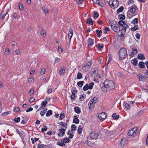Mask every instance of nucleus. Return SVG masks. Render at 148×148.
<instances>
[{
  "instance_id": "obj_60",
  "label": "nucleus",
  "mask_w": 148,
  "mask_h": 148,
  "mask_svg": "<svg viewBox=\"0 0 148 148\" xmlns=\"http://www.w3.org/2000/svg\"><path fill=\"white\" fill-rule=\"evenodd\" d=\"M134 3V0H130L128 2V5H131L133 4Z\"/></svg>"
},
{
  "instance_id": "obj_48",
  "label": "nucleus",
  "mask_w": 148,
  "mask_h": 148,
  "mask_svg": "<svg viewBox=\"0 0 148 148\" xmlns=\"http://www.w3.org/2000/svg\"><path fill=\"white\" fill-rule=\"evenodd\" d=\"M34 81V79L33 77H29L28 79V82L29 83H32Z\"/></svg>"
},
{
  "instance_id": "obj_15",
  "label": "nucleus",
  "mask_w": 148,
  "mask_h": 148,
  "mask_svg": "<svg viewBox=\"0 0 148 148\" xmlns=\"http://www.w3.org/2000/svg\"><path fill=\"white\" fill-rule=\"evenodd\" d=\"M137 53V49L134 47L132 48V52L130 55L132 57H133L134 55L136 54Z\"/></svg>"
},
{
  "instance_id": "obj_64",
  "label": "nucleus",
  "mask_w": 148,
  "mask_h": 148,
  "mask_svg": "<svg viewBox=\"0 0 148 148\" xmlns=\"http://www.w3.org/2000/svg\"><path fill=\"white\" fill-rule=\"evenodd\" d=\"M140 36V35L138 33H137L136 34V37L138 39H139Z\"/></svg>"
},
{
  "instance_id": "obj_49",
  "label": "nucleus",
  "mask_w": 148,
  "mask_h": 148,
  "mask_svg": "<svg viewBox=\"0 0 148 148\" xmlns=\"http://www.w3.org/2000/svg\"><path fill=\"white\" fill-rule=\"evenodd\" d=\"M14 110L15 112H18L20 110V109L18 107H15L14 109Z\"/></svg>"
},
{
  "instance_id": "obj_46",
  "label": "nucleus",
  "mask_w": 148,
  "mask_h": 148,
  "mask_svg": "<svg viewBox=\"0 0 148 148\" xmlns=\"http://www.w3.org/2000/svg\"><path fill=\"white\" fill-rule=\"evenodd\" d=\"M86 97V95L85 94L81 95L79 97V99L80 101H82Z\"/></svg>"
},
{
  "instance_id": "obj_45",
  "label": "nucleus",
  "mask_w": 148,
  "mask_h": 148,
  "mask_svg": "<svg viewBox=\"0 0 148 148\" xmlns=\"http://www.w3.org/2000/svg\"><path fill=\"white\" fill-rule=\"evenodd\" d=\"M94 84V83L93 82H92L90 83L88 86L89 89H92V88L93 87Z\"/></svg>"
},
{
  "instance_id": "obj_3",
  "label": "nucleus",
  "mask_w": 148,
  "mask_h": 148,
  "mask_svg": "<svg viewBox=\"0 0 148 148\" xmlns=\"http://www.w3.org/2000/svg\"><path fill=\"white\" fill-rule=\"evenodd\" d=\"M109 24L112 29L115 32H118L120 31V27L116 24L115 22L111 21L109 22Z\"/></svg>"
},
{
  "instance_id": "obj_47",
  "label": "nucleus",
  "mask_w": 148,
  "mask_h": 148,
  "mask_svg": "<svg viewBox=\"0 0 148 148\" xmlns=\"http://www.w3.org/2000/svg\"><path fill=\"white\" fill-rule=\"evenodd\" d=\"M47 129V127L46 126H44L41 129V131L42 132H43L46 131Z\"/></svg>"
},
{
  "instance_id": "obj_29",
  "label": "nucleus",
  "mask_w": 148,
  "mask_h": 148,
  "mask_svg": "<svg viewBox=\"0 0 148 148\" xmlns=\"http://www.w3.org/2000/svg\"><path fill=\"white\" fill-rule=\"evenodd\" d=\"M119 24L120 26H124L126 25V23L125 21H120L119 22Z\"/></svg>"
},
{
  "instance_id": "obj_1",
  "label": "nucleus",
  "mask_w": 148,
  "mask_h": 148,
  "mask_svg": "<svg viewBox=\"0 0 148 148\" xmlns=\"http://www.w3.org/2000/svg\"><path fill=\"white\" fill-rule=\"evenodd\" d=\"M104 86L102 87L103 91L110 90L113 89L115 87V84L112 80H106L104 82Z\"/></svg>"
},
{
  "instance_id": "obj_20",
  "label": "nucleus",
  "mask_w": 148,
  "mask_h": 148,
  "mask_svg": "<svg viewBox=\"0 0 148 148\" xmlns=\"http://www.w3.org/2000/svg\"><path fill=\"white\" fill-rule=\"evenodd\" d=\"M5 124L6 125L11 126L12 125V123L10 122H5L4 121H0V125Z\"/></svg>"
},
{
  "instance_id": "obj_38",
  "label": "nucleus",
  "mask_w": 148,
  "mask_h": 148,
  "mask_svg": "<svg viewBox=\"0 0 148 148\" xmlns=\"http://www.w3.org/2000/svg\"><path fill=\"white\" fill-rule=\"evenodd\" d=\"M52 114V111L51 110H49L46 114V116L48 117L51 115Z\"/></svg>"
},
{
  "instance_id": "obj_27",
  "label": "nucleus",
  "mask_w": 148,
  "mask_h": 148,
  "mask_svg": "<svg viewBox=\"0 0 148 148\" xmlns=\"http://www.w3.org/2000/svg\"><path fill=\"white\" fill-rule=\"evenodd\" d=\"M144 63L142 61H140L139 63L138 66L139 67L141 68H144L145 67Z\"/></svg>"
},
{
  "instance_id": "obj_4",
  "label": "nucleus",
  "mask_w": 148,
  "mask_h": 148,
  "mask_svg": "<svg viewBox=\"0 0 148 148\" xmlns=\"http://www.w3.org/2000/svg\"><path fill=\"white\" fill-rule=\"evenodd\" d=\"M127 51L124 48H121L119 51V55L121 59L126 58L127 55Z\"/></svg>"
},
{
  "instance_id": "obj_55",
  "label": "nucleus",
  "mask_w": 148,
  "mask_h": 148,
  "mask_svg": "<svg viewBox=\"0 0 148 148\" xmlns=\"http://www.w3.org/2000/svg\"><path fill=\"white\" fill-rule=\"evenodd\" d=\"M63 141H64L65 142V144L66 143H68L69 142L70 140L69 138H64L63 139Z\"/></svg>"
},
{
  "instance_id": "obj_18",
  "label": "nucleus",
  "mask_w": 148,
  "mask_h": 148,
  "mask_svg": "<svg viewBox=\"0 0 148 148\" xmlns=\"http://www.w3.org/2000/svg\"><path fill=\"white\" fill-rule=\"evenodd\" d=\"M95 103L92 101H89V102L88 103V105L89 106V109H91L93 108L95 106Z\"/></svg>"
},
{
  "instance_id": "obj_10",
  "label": "nucleus",
  "mask_w": 148,
  "mask_h": 148,
  "mask_svg": "<svg viewBox=\"0 0 148 148\" xmlns=\"http://www.w3.org/2000/svg\"><path fill=\"white\" fill-rule=\"evenodd\" d=\"M59 124L61 126V129L66 130V129L67 127V123L64 122H61L59 123Z\"/></svg>"
},
{
  "instance_id": "obj_17",
  "label": "nucleus",
  "mask_w": 148,
  "mask_h": 148,
  "mask_svg": "<svg viewBox=\"0 0 148 148\" xmlns=\"http://www.w3.org/2000/svg\"><path fill=\"white\" fill-rule=\"evenodd\" d=\"M66 70V68L64 66L61 67L60 71V76L63 75H64L65 72Z\"/></svg>"
},
{
  "instance_id": "obj_36",
  "label": "nucleus",
  "mask_w": 148,
  "mask_h": 148,
  "mask_svg": "<svg viewBox=\"0 0 148 148\" xmlns=\"http://www.w3.org/2000/svg\"><path fill=\"white\" fill-rule=\"evenodd\" d=\"M41 36L43 37H45L46 36V32L44 30H42L40 32Z\"/></svg>"
},
{
  "instance_id": "obj_13",
  "label": "nucleus",
  "mask_w": 148,
  "mask_h": 148,
  "mask_svg": "<svg viewBox=\"0 0 148 148\" xmlns=\"http://www.w3.org/2000/svg\"><path fill=\"white\" fill-rule=\"evenodd\" d=\"M90 67V64H86L82 67V70L85 72H87L89 70Z\"/></svg>"
},
{
  "instance_id": "obj_51",
  "label": "nucleus",
  "mask_w": 148,
  "mask_h": 148,
  "mask_svg": "<svg viewBox=\"0 0 148 148\" xmlns=\"http://www.w3.org/2000/svg\"><path fill=\"white\" fill-rule=\"evenodd\" d=\"M82 74L81 73H78L77 74V79H80L82 78Z\"/></svg>"
},
{
  "instance_id": "obj_21",
  "label": "nucleus",
  "mask_w": 148,
  "mask_h": 148,
  "mask_svg": "<svg viewBox=\"0 0 148 148\" xmlns=\"http://www.w3.org/2000/svg\"><path fill=\"white\" fill-rule=\"evenodd\" d=\"M138 59L142 60H144L145 58V57L144 55L142 53H139L138 55Z\"/></svg>"
},
{
  "instance_id": "obj_5",
  "label": "nucleus",
  "mask_w": 148,
  "mask_h": 148,
  "mask_svg": "<svg viewBox=\"0 0 148 148\" xmlns=\"http://www.w3.org/2000/svg\"><path fill=\"white\" fill-rule=\"evenodd\" d=\"M109 4L111 7L115 8L118 7L119 3L117 0H110L109 1Z\"/></svg>"
},
{
  "instance_id": "obj_61",
  "label": "nucleus",
  "mask_w": 148,
  "mask_h": 148,
  "mask_svg": "<svg viewBox=\"0 0 148 148\" xmlns=\"http://www.w3.org/2000/svg\"><path fill=\"white\" fill-rule=\"evenodd\" d=\"M104 30H105L104 33L105 34H106L107 33V32L110 31V30L108 27H106L105 28Z\"/></svg>"
},
{
  "instance_id": "obj_50",
  "label": "nucleus",
  "mask_w": 148,
  "mask_h": 148,
  "mask_svg": "<svg viewBox=\"0 0 148 148\" xmlns=\"http://www.w3.org/2000/svg\"><path fill=\"white\" fill-rule=\"evenodd\" d=\"M76 125L73 124L71 126L72 130L75 131L76 130Z\"/></svg>"
},
{
  "instance_id": "obj_6",
  "label": "nucleus",
  "mask_w": 148,
  "mask_h": 148,
  "mask_svg": "<svg viewBox=\"0 0 148 148\" xmlns=\"http://www.w3.org/2000/svg\"><path fill=\"white\" fill-rule=\"evenodd\" d=\"M92 72L93 73L92 74V77L94 78H101V75L100 74H98V71L97 70L95 69H93Z\"/></svg>"
},
{
  "instance_id": "obj_54",
  "label": "nucleus",
  "mask_w": 148,
  "mask_h": 148,
  "mask_svg": "<svg viewBox=\"0 0 148 148\" xmlns=\"http://www.w3.org/2000/svg\"><path fill=\"white\" fill-rule=\"evenodd\" d=\"M75 92L73 91L72 92V95H71V99H73L75 98Z\"/></svg>"
},
{
  "instance_id": "obj_7",
  "label": "nucleus",
  "mask_w": 148,
  "mask_h": 148,
  "mask_svg": "<svg viewBox=\"0 0 148 148\" xmlns=\"http://www.w3.org/2000/svg\"><path fill=\"white\" fill-rule=\"evenodd\" d=\"M137 127L134 128L130 130L128 133V136H135L136 134V131L137 130Z\"/></svg>"
},
{
  "instance_id": "obj_24",
  "label": "nucleus",
  "mask_w": 148,
  "mask_h": 148,
  "mask_svg": "<svg viewBox=\"0 0 148 148\" xmlns=\"http://www.w3.org/2000/svg\"><path fill=\"white\" fill-rule=\"evenodd\" d=\"M73 31L72 29H70L69 30V34H68V36H69V40L70 41L71 40L72 38V36L73 35Z\"/></svg>"
},
{
  "instance_id": "obj_30",
  "label": "nucleus",
  "mask_w": 148,
  "mask_h": 148,
  "mask_svg": "<svg viewBox=\"0 0 148 148\" xmlns=\"http://www.w3.org/2000/svg\"><path fill=\"white\" fill-rule=\"evenodd\" d=\"M113 118L114 119H117L119 117V115L116 114V113H114L112 115Z\"/></svg>"
},
{
  "instance_id": "obj_43",
  "label": "nucleus",
  "mask_w": 148,
  "mask_h": 148,
  "mask_svg": "<svg viewBox=\"0 0 148 148\" xmlns=\"http://www.w3.org/2000/svg\"><path fill=\"white\" fill-rule=\"evenodd\" d=\"M138 19L137 18H136L132 21V23H133V24L137 23H138Z\"/></svg>"
},
{
  "instance_id": "obj_32",
  "label": "nucleus",
  "mask_w": 148,
  "mask_h": 148,
  "mask_svg": "<svg viewBox=\"0 0 148 148\" xmlns=\"http://www.w3.org/2000/svg\"><path fill=\"white\" fill-rule=\"evenodd\" d=\"M96 47L98 48L99 49H101L103 48V45L102 44H98L96 45Z\"/></svg>"
},
{
  "instance_id": "obj_26",
  "label": "nucleus",
  "mask_w": 148,
  "mask_h": 148,
  "mask_svg": "<svg viewBox=\"0 0 148 148\" xmlns=\"http://www.w3.org/2000/svg\"><path fill=\"white\" fill-rule=\"evenodd\" d=\"M139 27L137 25H135L134 26L131 28V30L132 31H135L138 30Z\"/></svg>"
},
{
  "instance_id": "obj_33",
  "label": "nucleus",
  "mask_w": 148,
  "mask_h": 148,
  "mask_svg": "<svg viewBox=\"0 0 148 148\" xmlns=\"http://www.w3.org/2000/svg\"><path fill=\"white\" fill-rule=\"evenodd\" d=\"M98 100V97H94L92 99L90 100L92 101V102H93L95 103L97 102Z\"/></svg>"
},
{
  "instance_id": "obj_9",
  "label": "nucleus",
  "mask_w": 148,
  "mask_h": 148,
  "mask_svg": "<svg viewBox=\"0 0 148 148\" xmlns=\"http://www.w3.org/2000/svg\"><path fill=\"white\" fill-rule=\"evenodd\" d=\"M66 130L60 129L58 131V134L60 137H63L65 134Z\"/></svg>"
},
{
  "instance_id": "obj_19",
  "label": "nucleus",
  "mask_w": 148,
  "mask_h": 148,
  "mask_svg": "<svg viewBox=\"0 0 148 148\" xmlns=\"http://www.w3.org/2000/svg\"><path fill=\"white\" fill-rule=\"evenodd\" d=\"M137 76L139 78V80L140 81L143 82L145 79V77L141 74H138L137 75Z\"/></svg>"
},
{
  "instance_id": "obj_44",
  "label": "nucleus",
  "mask_w": 148,
  "mask_h": 148,
  "mask_svg": "<svg viewBox=\"0 0 148 148\" xmlns=\"http://www.w3.org/2000/svg\"><path fill=\"white\" fill-rule=\"evenodd\" d=\"M128 26L127 25V24H126L125 25L123 26L124 28L121 30V32L123 31L124 32H125L126 30V29L127 28Z\"/></svg>"
},
{
  "instance_id": "obj_25",
  "label": "nucleus",
  "mask_w": 148,
  "mask_h": 148,
  "mask_svg": "<svg viewBox=\"0 0 148 148\" xmlns=\"http://www.w3.org/2000/svg\"><path fill=\"white\" fill-rule=\"evenodd\" d=\"M131 63L134 66H136L137 65L138 61L136 58H134L131 61Z\"/></svg>"
},
{
  "instance_id": "obj_16",
  "label": "nucleus",
  "mask_w": 148,
  "mask_h": 148,
  "mask_svg": "<svg viewBox=\"0 0 148 148\" xmlns=\"http://www.w3.org/2000/svg\"><path fill=\"white\" fill-rule=\"evenodd\" d=\"M126 140V138H123L121 139L120 145L123 147L124 146V145L127 143V141Z\"/></svg>"
},
{
  "instance_id": "obj_2",
  "label": "nucleus",
  "mask_w": 148,
  "mask_h": 148,
  "mask_svg": "<svg viewBox=\"0 0 148 148\" xmlns=\"http://www.w3.org/2000/svg\"><path fill=\"white\" fill-rule=\"evenodd\" d=\"M137 6L135 5H133L131 7L129 8L127 13V18H131L133 16L137 14Z\"/></svg>"
},
{
  "instance_id": "obj_53",
  "label": "nucleus",
  "mask_w": 148,
  "mask_h": 148,
  "mask_svg": "<svg viewBox=\"0 0 148 148\" xmlns=\"http://www.w3.org/2000/svg\"><path fill=\"white\" fill-rule=\"evenodd\" d=\"M61 59L60 58H56L55 59V63L58 62L60 61Z\"/></svg>"
},
{
  "instance_id": "obj_11",
  "label": "nucleus",
  "mask_w": 148,
  "mask_h": 148,
  "mask_svg": "<svg viewBox=\"0 0 148 148\" xmlns=\"http://www.w3.org/2000/svg\"><path fill=\"white\" fill-rule=\"evenodd\" d=\"M98 136V134L94 132H92L90 134V136L92 139H96Z\"/></svg>"
},
{
  "instance_id": "obj_42",
  "label": "nucleus",
  "mask_w": 148,
  "mask_h": 148,
  "mask_svg": "<svg viewBox=\"0 0 148 148\" xmlns=\"http://www.w3.org/2000/svg\"><path fill=\"white\" fill-rule=\"evenodd\" d=\"M123 6H121L117 10V13L121 12L123 10Z\"/></svg>"
},
{
  "instance_id": "obj_57",
  "label": "nucleus",
  "mask_w": 148,
  "mask_h": 148,
  "mask_svg": "<svg viewBox=\"0 0 148 148\" xmlns=\"http://www.w3.org/2000/svg\"><path fill=\"white\" fill-rule=\"evenodd\" d=\"M46 71V70L45 68H42V69L40 73L42 75H43L45 74V72Z\"/></svg>"
},
{
  "instance_id": "obj_37",
  "label": "nucleus",
  "mask_w": 148,
  "mask_h": 148,
  "mask_svg": "<svg viewBox=\"0 0 148 148\" xmlns=\"http://www.w3.org/2000/svg\"><path fill=\"white\" fill-rule=\"evenodd\" d=\"M42 10L43 12L45 13L46 14V13H48L49 12V10L47 9V7H44L42 8Z\"/></svg>"
},
{
  "instance_id": "obj_22",
  "label": "nucleus",
  "mask_w": 148,
  "mask_h": 148,
  "mask_svg": "<svg viewBox=\"0 0 148 148\" xmlns=\"http://www.w3.org/2000/svg\"><path fill=\"white\" fill-rule=\"evenodd\" d=\"M57 144L58 145L62 147H64L65 145V142H64V141H63V140H62L61 141V142L60 141L58 142L57 143Z\"/></svg>"
},
{
  "instance_id": "obj_12",
  "label": "nucleus",
  "mask_w": 148,
  "mask_h": 148,
  "mask_svg": "<svg viewBox=\"0 0 148 148\" xmlns=\"http://www.w3.org/2000/svg\"><path fill=\"white\" fill-rule=\"evenodd\" d=\"M94 43V41L93 39L91 38L88 39V46L89 48H90Z\"/></svg>"
},
{
  "instance_id": "obj_52",
  "label": "nucleus",
  "mask_w": 148,
  "mask_h": 148,
  "mask_svg": "<svg viewBox=\"0 0 148 148\" xmlns=\"http://www.w3.org/2000/svg\"><path fill=\"white\" fill-rule=\"evenodd\" d=\"M65 116V115L63 112H61L60 115V117L59 118V119L61 120Z\"/></svg>"
},
{
  "instance_id": "obj_8",
  "label": "nucleus",
  "mask_w": 148,
  "mask_h": 148,
  "mask_svg": "<svg viewBox=\"0 0 148 148\" xmlns=\"http://www.w3.org/2000/svg\"><path fill=\"white\" fill-rule=\"evenodd\" d=\"M97 116L100 120H105L107 116L106 113L105 112H102L97 114Z\"/></svg>"
},
{
  "instance_id": "obj_63",
  "label": "nucleus",
  "mask_w": 148,
  "mask_h": 148,
  "mask_svg": "<svg viewBox=\"0 0 148 148\" xmlns=\"http://www.w3.org/2000/svg\"><path fill=\"white\" fill-rule=\"evenodd\" d=\"M93 16L95 18H97L99 16V14L96 12H94Z\"/></svg>"
},
{
  "instance_id": "obj_41",
  "label": "nucleus",
  "mask_w": 148,
  "mask_h": 148,
  "mask_svg": "<svg viewBox=\"0 0 148 148\" xmlns=\"http://www.w3.org/2000/svg\"><path fill=\"white\" fill-rule=\"evenodd\" d=\"M88 89H89V86H88V84H86L85 86H84V87L83 88V90L84 91L87 90Z\"/></svg>"
},
{
  "instance_id": "obj_58",
  "label": "nucleus",
  "mask_w": 148,
  "mask_h": 148,
  "mask_svg": "<svg viewBox=\"0 0 148 148\" xmlns=\"http://www.w3.org/2000/svg\"><path fill=\"white\" fill-rule=\"evenodd\" d=\"M83 1L82 0H78L77 1V3L78 5L82 4L83 3Z\"/></svg>"
},
{
  "instance_id": "obj_56",
  "label": "nucleus",
  "mask_w": 148,
  "mask_h": 148,
  "mask_svg": "<svg viewBox=\"0 0 148 148\" xmlns=\"http://www.w3.org/2000/svg\"><path fill=\"white\" fill-rule=\"evenodd\" d=\"M19 8L20 10H23V5L21 3H20L19 4Z\"/></svg>"
},
{
  "instance_id": "obj_39",
  "label": "nucleus",
  "mask_w": 148,
  "mask_h": 148,
  "mask_svg": "<svg viewBox=\"0 0 148 148\" xmlns=\"http://www.w3.org/2000/svg\"><path fill=\"white\" fill-rule=\"evenodd\" d=\"M123 106L127 109H129L130 107V105L126 103H124L123 104Z\"/></svg>"
},
{
  "instance_id": "obj_14",
  "label": "nucleus",
  "mask_w": 148,
  "mask_h": 148,
  "mask_svg": "<svg viewBox=\"0 0 148 148\" xmlns=\"http://www.w3.org/2000/svg\"><path fill=\"white\" fill-rule=\"evenodd\" d=\"M74 132L72 130H69L67 132V134L69 135L68 138L69 139L72 138L74 136L73 133Z\"/></svg>"
},
{
  "instance_id": "obj_28",
  "label": "nucleus",
  "mask_w": 148,
  "mask_h": 148,
  "mask_svg": "<svg viewBox=\"0 0 148 148\" xmlns=\"http://www.w3.org/2000/svg\"><path fill=\"white\" fill-rule=\"evenodd\" d=\"M63 49L62 47L59 46L58 47V51L59 53H62Z\"/></svg>"
},
{
  "instance_id": "obj_34",
  "label": "nucleus",
  "mask_w": 148,
  "mask_h": 148,
  "mask_svg": "<svg viewBox=\"0 0 148 148\" xmlns=\"http://www.w3.org/2000/svg\"><path fill=\"white\" fill-rule=\"evenodd\" d=\"M82 129L81 127L79 126L77 132L79 134H81L82 132Z\"/></svg>"
},
{
  "instance_id": "obj_62",
  "label": "nucleus",
  "mask_w": 148,
  "mask_h": 148,
  "mask_svg": "<svg viewBox=\"0 0 148 148\" xmlns=\"http://www.w3.org/2000/svg\"><path fill=\"white\" fill-rule=\"evenodd\" d=\"M9 52L10 50L8 49L6 50L5 52V55H8L9 54Z\"/></svg>"
},
{
  "instance_id": "obj_31",
  "label": "nucleus",
  "mask_w": 148,
  "mask_h": 148,
  "mask_svg": "<svg viewBox=\"0 0 148 148\" xmlns=\"http://www.w3.org/2000/svg\"><path fill=\"white\" fill-rule=\"evenodd\" d=\"M75 112L77 114H79L81 112V111L79 108L78 107H75L74 108Z\"/></svg>"
},
{
  "instance_id": "obj_35",
  "label": "nucleus",
  "mask_w": 148,
  "mask_h": 148,
  "mask_svg": "<svg viewBox=\"0 0 148 148\" xmlns=\"http://www.w3.org/2000/svg\"><path fill=\"white\" fill-rule=\"evenodd\" d=\"M84 83L83 81L79 82H77V84L79 87H82Z\"/></svg>"
},
{
  "instance_id": "obj_40",
  "label": "nucleus",
  "mask_w": 148,
  "mask_h": 148,
  "mask_svg": "<svg viewBox=\"0 0 148 148\" xmlns=\"http://www.w3.org/2000/svg\"><path fill=\"white\" fill-rule=\"evenodd\" d=\"M45 146V145L44 144H39L38 145L37 148H44V146Z\"/></svg>"
},
{
  "instance_id": "obj_59",
  "label": "nucleus",
  "mask_w": 148,
  "mask_h": 148,
  "mask_svg": "<svg viewBox=\"0 0 148 148\" xmlns=\"http://www.w3.org/2000/svg\"><path fill=\"white\" fill-rule=\"evenodd\" d=\"M47 103V101L45 100L42 101L41 103V105L45 106Z\"/></svg>"
},
{
  "instance_id": "obj_23",
  "label": "nucleus",
  "mask_w": 148,
  "mask_h": 148,
  "mask_svg": "<svg viewBox=\"0 0 148 148\" xmlns=\"http://www.w3.org/2000/svg\"><path fill=\"white\" fill-rule=\"evenodd\" d=\"M86 23L87 24H90L91 25H92L93 24V22L91 18H89L88 19L86 22Z\"/></svg>"
}]
</instances>
